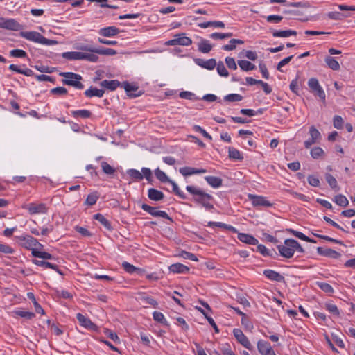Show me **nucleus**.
Returning a JSON list of instances; mask_svg holds the SVG:
<instances>
[{
	"instance_id": "f257e3e1",
	"label": "nucleus",
	"mask_w": 355,
	"mask_h": 355,
	"mask_svg": "<svg viewBox=\"0 0 355 355\" xmlns=\"http://www.w3.org/2000/svg\"><path fill=\"white\" fill-rule=\"evenodd\" d=\"M186 190L192 196L193 201L207 211L214 209V197L195 185H187Z\"/></svg>"
},
{
	"instance_id": "f03ea898",
	"label": "nucleus",
	"mask_w": 355,
	"mask_h": 355,
	"mask_svg": "<svg viewBox=\"0 0 355 355\" xmlns=\"http://www.w3.org/2000/svg\"><path fill=\"white\" fill-rule=\"evenodd\" d=\"M79 52L71 51L64 52L62 53V58L70 60H85L92 62H96L98 60V56L92 52Z\"/></svg>"
},
{
	"instance_id": "7ed1b4c3",
	"label": "nucleus",
	"mask_w": 355,
	"mask_h": 355,
	"mask_svg": "<svg viewBox=\"0 0 355 355\" xmlns=\"http://www.w3.org/2000/svg\"><path fill=\"white\" fill-rule=\"evenodd\" d=\"M20 36L28 40L47 46L58 43L57 41L47 39L36 31H22L20 33Z\"/></svg>"
},
{
	"instance_id": "20e7f679",
	"label": "nucleus",
	"mask_w": 355,
	"mask_h": 355,
	"mask_svg": "<svg viewBox=\"0 0 355 355\" xmlns=\"http://www.w3.org/2000/svg\"><path fill=\"white\" fill-rule=\"evenodd\" d=\"M59 75L65 78L62 80L64 85L74 87L76 89H82L84 85L80 82L82 76L73 72H60Z\"/></svg>"
},
{
	"instance_id": "39448f33",
	"label": "nucleus",
	"mask_w": 355,
	"mask_h": 355,
	"mask_svg": "<svg viewBox=\"0 0 355 355\" xmlns=\"http://www.w3.org/2000/svg\"><path fill=\"white\" fill-rule=\"evenodd\" d=\"M18 239L22 247L32 251L37 249L41 250L44 248L42 244L40 243L37 239L30 235L21 236L18 237Z\"/></svg>"
},
{
	"instance_id": "423d86ee",
	"label": "nucleus",
	"mask_w": 355,
	"mask_h": 355,
	"mask_svg": "<svg viewBox=\"0 0 355 355\" xmlns=\"http://www.w3.org/2000/svg\"><path fill=\"white\" fill-rule=\"evenodd\" d=\"M277 248L279 252L280 255L286 259L291 258L295 253L293 239H286L284 242V244L278 245Z\"/></svg>"
},
{
	"instance_id": "0eeeda50",
	"label": "nucleus",
	"mask_w": 355,
	"mask_h": 355,
	"mask_svg": "<svg viewBox=\"0 0 355 355\" xmlns=\"http://www.w3.org/2000/svg\"><path fill=\"white\" fill-rule=\"evenodd\" d=\"M248 198L251 201L252 205L254 207H270L273 205L270 201H268L265 197L262 196H257L254 194H248Z\"/></svg>"
},
{
	"instance_id": "6e6552de",
	"label": "nucleus",
	"mask_w": 355,
	"mask_h": 355,
	"mask_svg": "<svg viewBox=\"0 0 355 355\" xmlns=\"http://www.w3.org/2000/svg\"><path fill=\"white\" fill-rule=\"evenodd\" d=\"M78 49L89 51L94 53H97L99 55H114L116 54V51L114 49L106 48V49H96L94 48L89 45H81L78 47Z\"/></svg>"
},
{
	"instance_id": "1a4fd4ad",
	"label": "nucleus",
	"mask_w": 355,
	"mask_h": 355,
	"mask_svg": "<svg viewBox=\"0 0 355 355\" xmlns=\"http://www.w3.org/2000/svg\"><path fill=\"white\" fill-rule=\"evenodd\" d=\"M141 209L153 216L166 218L169 220L171 222H173V219L168 215L166 211L157 210V207H151L147 204L144 203L141 205Z\"/></svg>"
},
{
	"instance_id": "9d476101",
	"label": "nucleus",
	"mask_w": 355,
	"mask_h": 355,
	"mask_svg": "<svg viewBox=\"0 0 355 355\" xmlns=\"http://www.w3.org/2000/svg\"><path fill=\"white\" fill-rule=\"evenodd\" d=\"M0 28L10 31H19L22 28V26L14 19L0 17Z\"/></svg>"
},
{
	"instance_id": "9b49d317",
	"label": "nucleus",
	"mask_w": 355,
	"mask_h": 355,
	"mask_svg": "<svg viewBox=\"0 0 355 355\" xmlns=\"http://www.w3.org/2000/svg\"><path fill=\"white\" fill-rule=\"evenodd\" d=\"M233 334L236 339L237 340V341L243 347H245L249 350H252L253 349V347L250 343L248 338L244 335V334L241 329H234L233 330Z\"/></svg>"
},
{
	"instance_id": "f8f14e48",
	"label": "nucleus",
	"mask_w": 355,
	"mask_h": 355,
	"mask_svg": "<svg viewBox=\"0 0 355 355\" xmlns=\"http://www.w3.org/2000/svg\"><path fill=\"white\" fill-rule=\"evenodd\" d=\"M257 349L261 355H276L270 344L265 340H259L257 343Z\"/></svg>"
},
{
	"instance_id": "ddd939ff",
	"label": "nucleus",
	"mask_w": 355,
	"mask_h": 355,
	"mask_svg": "<svg viewBox=\"0 0 355 355\" xmlns=\"http://www.w3.org/2000/svg\"><path fill=\"white\" fill-rule=\"evenodd\" d=\"M263 275L271 281H275L277 282H284L285 279L283 275L279 273L277 271L273 270L267 269L264 270L263 272Z\"/></svg>"
},
{
	"instance_id": "4468645a",
	"label": "nucleus",
	"mask_w": 355,
	"mask_h": 355,
	"mask_svg": "<svg viewBox=\"0 0 355 355\" xmlns=\"http://www.w3.org/2000/svg\"><path fill=\"white\" fill-rule=\"evenodd\" d=\"M121 86L124 88L125 91L130 97H137L142 94L141 91H139L138 93H133L137 92L139 89V87L135 85L130 84L125 81L122 83Z\"/></svg>"
},
{
	"instance_id": "2eb2a0df",
	"label": "nucleus",
	"mask_w": 355,
	"mask_h": 355,
	"mask_svg": "<svg viewBox=\"0 0 355 355\" xmlns=\"http://www.w3.org/2000/svg\"><path fill=\"white\" fill-rule=\"evenodd\" d=\"M194 62L197 65L208 70L214 69L217 64L216 60L214 58L207 60H205L201 58H196L194 60Z\"/></svg>"
},
{
	"instance_id": "dca6fc26",
	"label": "nucleus",
	"mask_w": 355,
	"mask_h": 355,
	"mask_svg": "<svg viewBox=\"0 0 355 355\" xmlns=\"http://www.w3.org/2000/svg\"><path fill=\"white\" fill-rule=\"evenodd\" d=\"M142 173L135 169H130L127 171V174L130 178H150L152 172L150 169L148 168H143L141 169Z\"/></svg>"
},
{
	"instance_id": "f3484780",
	"label": "nucleus",
	"mask_w": 355,
	"mask_h": 355,
	"mask_svg": "<svg viewBox=\"0 0 355 355\" xmlns=\"http://www.w3.org/2000/svg\"><path fill=\"white\" fill-rule=\"evenodd\" d=\"M28 210L30 214H44L47 211V208L46 205L44 203L40 204H35L31 203L28 206Z\"/></svg>"
},
{
	"instance_id": "a211bd4d",
	"label": "nucleus",
	"mask_w": 355,
	"mask_h": 355,
	"mask_svg": "<svg viewBox=\"0 0 355 355\" xmlns=\"http://www.w3.org/2000/svg\"><path fill=\"white\" fill-rule=\"evenodd\" d=\"M317 252L320 255L327 257L338 259L340 257V254L339 252L331 248H324L322 247H318Z\"/></svg>"
},
{
	"instance_id": "6ab92c4d",
	"label": "nucleus",
	"mask_w": 355,
	"mask_h": 355,
	"mask_svg": "<svg viewBox=\"0 0 355 355\" xmlns=\"http://www.w3.org/2000/svg\"><path fill=\"white\" fill-rule=\"evenodd\" d=\"M207 171L205 169H197L193 167H182L180 168V173L183 176H189L192 175H200L205 173Z\"/></svg>"
},
{
	"instance_id": "aec40b11",
	"label": "nucleus",
	"mask_w": 355,
	"mask_h": 355,
	"mask_svg": "<svg viewBox=\"0 0 355 355\" xmlns=\"http://www.w3.org/2000/svg\"><path fill=\"white\" fill-rule=\"evenodd\" d=\"M76 318L80 324L87 329H94L96 327V325L89 318H86L81 313H77Z\"/></svg>"
},
{
	"instance_id": "412c9836",
	"label": "nucleus",
	"mask_w": 355,
	"mask_h": 355,
	"mask_svg": "<svg viewBox=\"0 0 355 355\" xmlns=\"http://www.w3.org/2000/svg\"><path fill=\"white\" fill-rule=\"evenodd\" d=\"M119 33V29L116 26H108L101 28L99 34L103 37H112Z\"/></svg>"
},
{
	"instance_id": "4be33fe9",
	"label": "nucleus",
	"mask_w": 355,
	"mask_h": 355,
	"mask_svg": "<svg viewBox=\"0 0 355 355\" xmlns=\"http://www.w3.org/2000/svg\"><path fill=\"white\" fill-rule=\"evenodd\" d=\"M238 239L249 245H257L259 242L253 236L245 233H239Z\"/></svg>"
},
{
	"instance_id": "5701e85b",
	"label": "nucleus",
	"mask_w": 355,
	"mask_h": 355,
	"mask_svg": "<svg viewBox=\"0 0 355 355\" xmlns=\"http://www.w3.org/2000/svg\"><path fill=\"white\" fill-rule=\"evenodd\" d=\"M122 83H121L117 80H104L101 82L100 85L104 88H106L110 91L115 90L118 87L121 86Z\"/></svg>"
},
{
	"instance_id": "b1692460",
	"label": "nucleus",
	"mask_w": 355,
	"mask_h": 355,
	"mask_svg": "<svg viewBox=\"0 0 355 355\" xmlns=\"http://www.w3.org/2000/svg\"><path fill=\"white\" fill-rule=\"evenodd\" d=\"M148 196L151 200L154 201H160L164 198V195L162 191L154 188L148 189Z\"/></svg>"
},
{
	"instance_id": "393cba45",
	"label": "nucleus",
	"mask_w": 355,
	"mask_h": 355,
	"mask_svg": "<svg viewBox=\"0 0 355 355\" xmlns=\"http://www.w3.org/2000/svg\"><path fill=\"white\" fill-rule=\"evenodd\" d=\"M159 180H162V182L168 181L169 183L172 185L173 191L175 193V195L178 196L182 200L187 199V196L185 195V193L180 189L178 184L174 181H172L171 179Z\"/></svg>"
},
{
	"instance_id": "a878e982",
	"label": "nucleus",
	"mask_w": 355,
	"mask_h": 355,
	"mask_svg": "<svg viewBox=\"0 0 355 355\" xmlns=\"http://www.w3.org/2000/svg\"><path fill=\"white\" fill-rule=\"evenodd\" d=\"M177 45L188 46L192 44L191 38L185 36L184 33L177 34L175 36Z\"/></svg>"
},
{
	"instance_id": "bb28decb",
	"label": "nucleus",
	"mask_w": 355,
	"mask_h": 355,
	"mask_svg": "<svg viewBox=\"0 0 355 355\" xmlns=\"http://www.w3.org/2000/svg\"><path fill=\"white\" fill-rule=\"evenodd\" d=\"M169 270L174 273H186L189 272V268L182 263H177L172 264L169 267Z\"/></svg>"
},
{
	"instance_id": "cd10ccee",
	"label": "nucleus",
	"mask_w": 355,
	"mask_h": 355,
	"mask_svg": "<svg viewBox=\"0 0 355 355\" xmlns=\"http://www.w3.org/2000/svg\"><path fill=\"white\" fill-rule=\"evenodd\" d=\"M105 92L103 89H97L96 87H90L89 89H87L85 92V95L87 97H102L104 94Z\"/></svg>"
},
{
	"instance_id": "c85d7f7f",
	"label": "nucleus",
	"mask_w": 355,
	"mask_h": 355,
	"mask_svg": "<svg viewBox=\"0 0 355 355\" xmlns=\"http://www.w3.org/2000/svg\"><path fill=\"white\" fill-rule=\"evenodd\" d=\"M272 33L274 37H288L291 35H297V32L292 30L273 31Z\"/></svg>"
},
{
	"instance_id": "c756f323",
	"label": "nucleus",
	"mask_w": 355,
	"mask_h": 355,
	"mask_svg": "<svg viewBox=\"0 0 355 355\" xmlns=\"http://www.w3.org/2000/svg\"><path fill=\"white\" fill-rule=\"evenodd\" d=\"M257 251L259 252L264 257H274V254L277 255V252L274 250L270 251L262 244L257 245Z\"/></svg>"
},
{
	"instance_id": "7c9ffc66",
	"label": "nucleus",
	"mask_w": 355,
	"mask_h": 355,
	"mask_svg": "<svg viewBox=\"0 0 355 355\" xmlns=\"http://www.w3.org/2000/svg\"><path fill=\"white\" fill-rule=\"evenodd\" d=\"M198 51L202 53H208L211 51L212 46L209 44L208 40L202 39L198 44Z\"/></svg>"
},
{
	"instance_id": "2f4dec72",
	"label": "nucleus",
	"mask_w": 355,
	"mask_h": 355,
	"mask_svg": "<svg viewBox=\"0 0 355 355\" xmlns=\"http://www.w3.org/2000/svg\"><path fill=\"white\" fill-rule=\"evenodd\" d=\"M208 226L209 227H218L223 228L225 230H227L234 233L237 232L236 229L235 227H234L233 226L227 225V224H225V223H220V222H209Z\"/></svg>"
},
{
	"instance_id": "473e14b6",
	"label": "nucleus",
	"mask_w": 355,
	"mask_h": 355,
	"mask_svg": "<svg viewBox=\"0 0 355 355\" xmlns=\"http://www.w3.org/2000/svg\"><path fill=\"white\" fill-rule=\"evenodd\" d=\"M288 231L291 234H293V236H295V237L302 240V241H306V242H309V243H316V241L312 239H310L309 237H308L307 236H306L305 234H304L302 232H298V231H296V230H294L293 229H289L288 230Z\"/></svg>"
},
{
	"instance_id": "72a5a7b5",
	"label": "nucleus",
	"mask_w": 355,
	"mask_h": 355,
	"mask_svg": "<svg viewBox=\"0 0 355 355\" xmlns=\"http://www.w3.org/2000/svg\"><path fill=\"white\" fill-rule=\"evenodd\" d=\"M324 61L327 66L332 70L338 71L340 69V64L334 58L327 56Z\"/></svg>"
},
{
	"instance_id": "f704fd0d",
	"label": "nucleus",
	"mask_w": 355,
	"mask_h": 355,
	"mask_svg": "<svg viewBox=\"0 0 355 355\" xmlns=\"http://www.w3.org/2000/svg\"><path fill=\"white\" fill-rule=\"evenodd\" d=\"M27 297L29 300H31L34 305L35 310L37 313H41L44 315V310L42 308V306L39 304V303L37 302L35 295L33 293L29 292L27 293Z\"/></svg>"
},
{
	"instance_id": "c9c22d12",
	"label": "nucleus",
	"mask_w": 355,
	"mask_h": 355,
	"mask_svg": "<svg viewBox=\"0 0 355 355\" xmlns=\"http://www.w3.org/2000/svg\"><path fill=\"white\" fill-rule=\"evenodd\" d=\"M198 26L202 28H206L209 26H214L215 28H224L225 24L220 21H207L199 24Z\"/></svg>"
},
{
	"instance_id": "e433bc0d",
	"label": "nucleus",
	"mask_w": 355,
	"mask_h": 355,
	"mask_svg": "<svg viewBox=\"0 0 355 355\" xmlns=\"http://www.w3.org/2000/svg\"><path fill=\"white\" fill-rule=\"evenodd\" d=\"M333 201L338 205L343 207H345L349 205L347 198L342 194L335 196Z\"/></svg>"
},
{
	"instance_id": "4c0bfd02",
	"label": "nucleus",
	"mask_w": 355,
	"mask_h": 355,
	"mask_svg": "<svg viewBox=\"0 0 355 355\" xmlns=\"http://www.w3.org/2000/svg\"><path fill=\"white\" fill-rule=\"evenodd\" d=\"M71 114L75 118L80 117L82 119H88L92 116V112L87 110L72 111Z\"/></svg>"
},
{
	"instance_id": "58836bf2",
	"label": "nucleus",
	"mask_w": 355,
	"mask_h": 355,
	"mask_svg": "<svg viewBox=\"0 0 355 355\" xmlns=\"http://www.w3.org/2000/svg\"><path fill=\"white\" fill-rule=\"evenodd\" d=\"M94 218L101 223L107 230H111L112 226L109 220L101 214H96L94 216Z\"/></svg>"
},
{
	"instance_id": "ea45409f",
	"label": "nucleus",
	"mask_w": 355,
	"mask_h": 355,
	"mask_svg": "<svg viewBox=\"0 0 355 355\" xmlns=\"http://www.w3.org/2000/svg\"><path fill=\"white\" fill-rule=\"evenodd\" d=\"M244 42L239 39H232L230 41L229 44H225L223 46V49L225 51H232L235 49L236 44H243Z\"/></svg>"
},
{
	"instance_id": "a19ab883",
	"label": "nucleus",
	"mask_w": 355,
	"mask_h": 355,
	"mask_svg": "<svg viewBox=\"0 0 355 355\" xmlns=\"http://www.w3.org/2000/svg\"><path fill=\"white\" fill-rule=\"evenodd\" d=\"M32 254L35 257L42 258L43 259H53V257L49 252H42L37 250H33L32 252Z\"/></svg>"
},
{
	"instance_id": "79ce46f5",
	"label": "nucleus",
	"mask_w": 355,
	"mask_h": 355,
	"mask_svg": "<svg viewBox=\"0 0 355 355\" xmlns=\"http://www.w3.org/2000/svg\"><path fill=\"white\" fill-rule=\"evenodd\" d=\"M238 64L242 70L245 71H252L255 69V65L247 60H239Z\"/></svg>"
},
{
	"instance_id": "37998d69",
	"label": "nucleus",
	"mask_w": 355,
	"mask_h": 355,
	"mask_svg": "<svg viewBox=\"0 0 355 355\" xmlns=\"http://www.w3.org/2000/svg\"><path fill=\"white\" fill-rule=\"evenodd\" d=\"M315 284L324 292L329 294L334 293V288L329 284L322 282H316Z\"/></svg>"
},
{
	"instance_id": "c03bdc74",
	"label": "nucleus",
	"mask_w": 355,
	"mask_h": 355,
	"mask_svg": "<svg viewBox=\"0 0 355 355\" xmlns=\"http://www.w3.org/2000/svg\"><path fill=\"white\" fill-rule=\"evenodd\" d=\"M33 263H35L36 266L44 267L46 268H51L53 270H57V265H55L53 263L45 261H41V260H33Z\"/></svg>"
},
{
	"instance_id": "a18cd8bd",
	"label": "nucleus",
	"mask_w": 355,
	"mask_h": 355,
	"mask_svg": "<svg viewBox=\"0 0 355 355\" xmlns=\"http://www.w3.org/2000/svg\"><path fill=\"white\" fill-rule=\"evenodd\" d=\"M153 319L155 321L159 322H160L161 324H164L165 326H168L169 325L168 322L165 319L164 315V314L162 313L159 312V311H154L153 313Z\"/></svg>"
},
{
	"instance_id": "49530a36",
	"label": "nucleus",
	"mask_w": 355,
	"mask_h": 355,
	"mask_svg": "<svg viewBox=\"0 0 355 355\" xmlns=\"http://www.w3.org/2000/svg\"><path fill=\"white\" fill-rule=\"evenodd\" d=\"M329 19L333 20H343L345 17H349V15H346L344 13L340 12H329L327 14Z\"/></svg>"
},
{
	"instance_id": "de8ad7c7",
	"label": "nucleus",
	"mask_w": 355,
	"mask_h": 355,
	"mask_svg": "<svg viewBox=\"0 0 355 355\" xmlns=\"http://www.w3.org/2000/svg\"><path fill=\"white\" fill-rule=\"evenodd\" d=\"M216 69H217V71L218 73V74L221 76H224V77H227L229 76V72L227 71V70L226 69L224 64L223 63V62H219L217 64H216Z\"/></svg>"
},
{
	"instance_id": "09e8293b",
	"label": "nucleus",
	"mask_w": 355,
	"mask_h": 355,
	"mask_svg": "<svg viewBox=\"0 0 355 355\" xmlns=\"http://www.w3.org/2000/svg\"><path fill=\"white\" fill-rule=\"evenodd\" d=\"M243 99V96L238 94H230L224 97V100L228 102H238Z\"/></svg>"
},
{
	"instance_id": "8fccbe9b",
	"label": "nucleus",
	"mask_w": 355,
	"mask_h": 355,
	"mask_svg": "<svg viewBox=\"0 0 355 355\" xmlns=\"http://www.w3.org/2000/svg\"><path fill=\"white\" fill-rule=\"evenodd\" d=\"M233 35L232 33H214L210 35V37L214 40H223L225 38H230Z\"/></svg>"
},
{
	"instance_id": "3c124183",
	"label": "nucleus",
	"mask_w": 355,
	"mask_h": 355,
	"mask_svg": "<svg viewBox=\"0 0 355 355\" xmlns=\"http://www.w3.org/2000/svg\"><path fill=\"white\" fill-rule=\"evenodd\" d=\"M229 157L234 159H243V157L241 156L240 152L234 148H229Z\"/></svg>"
},
{
	"instance_id": "603ef678",
	"label": "nucleus",
	"mask_w": 355,
	"mask_h": 355,
	"mask_svg": "<svg viewBox=\"0 0 355 355\" xmlns=\"http://www.w3.org/2000/svg\"><path fill=\"white\" fill-rule=\"evenodd\" d=\"M98 198V196L96 193H90L87 196L85 203L89 206L94 205L96 204Z\"/></svg>"
},
{
	"instance_id": "864d4df0",
	"label": "nucleus",
	"mask_w": 355,
	"mask_h": 355,
	"mask_svg": "<svg viewBox=\"0 0 355 355\" xmlns=\"http://www.w3.org/2000/svg\"><path fill=\"white\" fill-rule=\"evenodd\" d=\"M15 313L18 316H20L21 318H26L28 320H31L32 318H33L35 316V313L33 312L25 311H21V310L16 311Z\"/></svg>"
},
{
	"instance_id": "5fc2aeb1",
	"label": "nucleus",
	"mask_w": 355,
	"mask_h": 355,
	"mask_svg": "<svg viewBox=\"0 0 355 355\" xmlns=\"http://www.w3.org/2000/svg\"><path fill=\"white\" fill-rule=\"evenodd\" d=\"M286 191L288 193H289L290 194H291L293 196H294L295 198L302 200V201H304V202H309V200H310V198L304 195V194H302V193H297L295 191H293L292 190H286Z\"/></svg>"
},
{
	"instance_id": "6e6d98bb",
	"label": "nucleus",
	"mask_w": 355,
	"mask_h": 355,
	"mask_svg": "<svg viewBox=\"0 0 355 355\" xmlns=\"http://www.w3.org/2000/svg\"><path fill=\"white\" fill-rule=\"evenodd\" d=\"M324 155V150L320 147H315L311 150V155L313 159H318Z\"/></svg>"
},
{
	"instance_id": "4d7b16f0",
	"label": "nucleus",
	"mask_w": 355,
	"mask_h": 355,
	"mask_svg": "<svg viewBox=\"0 0 355 355\" xmlns=\"http://www.w3.org/2000/svg\"><path fill=\"white\" fill-rule=\"evenodd\" d=\"M122 266H123V269L125 270V271L130 274H132L135 272L139 270L138 268H136L135 266H134L133 265L130 264V263H128L127 261H124L122 263Z\"/></svg>"
},
{
	"instance_id": "13d9d810",
	"label": "nucleus",
	"mask_w": 355,
	"mask_h": 355,
	"mask_svg": "<svg viewBox=\"0 0 355 355\" xmlns=\"http://www.w3.org/2000/svg\"><path fill=\"white\" fill-rule=\"evenodd\" d=\"M15 250L7 244L0 243V252L5 254H13Z\"/></svg>"
},
{
	"instance_id": "bf43d9fd",
	"label": "nucleus",
	"mask_w": 355,
	"mask_h": 355,
	"mask_svg": "<svg viewBox=\"0 0 355 355\" xmlns=\"http://www.w3.org/2000/svg\"><path fill=\"white\" fill-rule=\"evenodd\" d=\"M309 134L311 138L316 141L321 138L320 132L313 125L310 128Z\"/></svg>"
},
{
	"instance_id": "052dcab7",
	"label": "nucleus",
	"mask_w": 355,
	"mask_h": 355,
	"mask_svg": "<svg viewBox=\"0 0 355 355\" xmlns=\"http://www.w3.org/2000/svg\"><path fill=\"white\" fill-rule=\"evenodd\" d=\"M10 55L14 58H26L27 53L21 49H13L10 51Z\"/></svg>"
},
{
	"instance_id": "680f3d73",
	"label": "nucleus",
	"mask_w": 355,
	"mask_h": 355,
	"mask_svg": "<svg viewBox=\"0 0 355 355\" xmlns=\"http://www.w3.org/2000/svg\"><path fill=\"white\" fill-rule=\"evenodd\" d=\"M101 167L103 172L107 175H113L116 171L113 167H112L105 162L101 163Z\"/></svg>"
},
{
	"instance_id": "e2e57ef3",
	"label": "nucleus",
	"mask_w": 355,
	"mask_h": 355,
	"mask_svg": "<svg viewBox=\"0 0 355 355\" xmlns=\"http://www.w3.org/2000/svg\"><path fill=\"white\" fill-rule=\"evenodd\" d=\"M308 85L312 92H315L319 87H320L317 78H311L308 81Z\"/></svg>"
},
{
	"instance_id": "0e129e2a",
	"label": "nucleus",
	"mask_w": 355,
	"mask_h": 355,
	"mask_svg": "<svg viewBox=\"0 0 355 355\" xmlns=\"http://www.w3.org/2000/svg\"><path fill=\"white\" fill-rule=\"evenodd\" d=\"M105 334L107 336L108 338L112 339L115 343H120V339H119V336H117V334L116 333L113 332L112 331H111L108 329H106L105 331Z\"/></svg>"
},
{
	"instance_id": "69168bd1",
	"label": "nucleus",
	"mask_w": 355,
	"mask_h": 355,
	"mask_svg": "<svg viewBox=\"0 0 355 355\" xmlns=\"http://www.w3.org/2000/svg\"><path fill=\"white\" fill-rule=\"evenodd\" d=\"M180 97L182 98L189 99V100H196L198 98L196 97L195 94L191 92L184 91L181 92L179 94Z\"/></svg>"
},
{
	"instance_id": "338daca9",
	"label": "nucleus",
	"mask_w": 355,
	"mask_h": 355,
	"mask_svg": "<svg viewBox=\"0 0 355 355\" xmlns=\"http://www.w3.org/2000/svg\"><path fill=\"white\" fill-rule=\"evenodd\" d=\"M334 126L336 129H341L343 125V119L340 116H335L333 120Z\"/></svg>"
},
{
	"instance_id": "774afa93",
	"label": "nucleus",
	"mask_w": 355,
	"mask_h": 355,
	"mask_svg": "<svg viewBox=\"0 0 355 355\" xmlns=\"http://www.w3.org/2000/svg\"><path fill=\"white\" fill-rule=\"evenodd\" d=\"M325 308L327 311H329L330 313H333L335 315H339L340 312L338 311V307L333 304H326Z\"/></svg>"
}]
</instances>
